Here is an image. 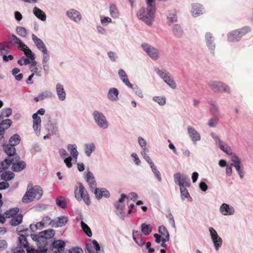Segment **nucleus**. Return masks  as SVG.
Here are the masks:
<instances>
[{
    "mask_svg": "<svg viewBox=\"0 0 253 253\" xmlns=\"http://www.w3.org/2000/svg\"><path fill=\"white\" fill-rule=\"evenodd\" d=\"M55 235V231L53 229H49L40 232L39 234H31V237L39 246V249L36 251L38 253H46L47 248L45 246L47 240L52 239Z\"/></svg>",
    "mask_w": 253,
    "mask_h": 253,
    "instance_id": "1",
    "label": "nucleus"
},
{
    "mask_svg": "<svg viewBox=\"0 0 253 253\" xmlns=\"http://www.w3.org/2000/svg\"><path fill=\"white\" fill-rule=\"evenodd\" d=\"M42 195L43 190L40 186L30 184L27 186L26 191L22 198V202L27 204L33 201H38L42 198Z\"/></svg>",
    "mask_w": 253,
    "mask_h": 253,
    "instance_id": "2",
    "label": "nucleus"
},
{
    "mask_svg": "<svg viewBox=\"0 0 253 253\" xmlns=\"http://www.w3.org/2000/svg\"><path fill=\"white\" fill-rule=\"evenodd\" d=\"M146 7H142L137 12V18L147 25H151L155 17V6L146 3Z\"/></svg>",
    "mask_w": 253,
    "mask_h": 253,
    "instance_id": "3",
    "label": "nucleus"
},
{
    "mask_svg": "<svg viewBox=\"0 0 253 253\" xmlns=\"http://www.w3.org/2000/svg\"><path fill=\"white\" fill-rule=\"evenodd\" d=\"M44 227V222L43 221L39 222L36 224H31L30 228L24 230L19 231V237L18 241L20 247L28 248L27 242L25 236H31V231H34L36 230H40Z\"/></svg>",
    "mask_w": 253,
    "mask_h": 253,
    "instance_id": "4",
    "label": "nucleus"
},
{
    "mask_svg": "<svg viewBox=\"0 0 253 253\" xmlns=\"http://www.w3.org/2000/svg\"><path fill=\"white\" fill-rule=\"evenodd\" d=\"M74 196L77 201H83L87 206H90L91 204L88 192L84 185L80 182L76 183L75 186Z\"/></svg>",
    "mask_w": 253,
    "mask_h": 253,
    "instance_id": "5",
    "label": "nucleus"
},
{
    "mask_svg": "<svg viewBox=\"0 0 253 253\" xmlns=\"http://www.w3.org/2000/svg\"><path fill=\"white\" fill-rule=\"evenodd\" d=\"M95 124L100 129H107L110 125L106 116L101 111L94 110L92 114Z\"/></svg>",
    "mask_w": 253,
    "mask_h": 253,
    "instance_id": "6",
    "label": "nucleus"
},
{
    "mask_svg": "<svg viewBox=\"0 0 253 253\" xmlns=\"http://www.w3.org/2000/svg\"><path fill=\"white\" fill-rule=\"evenodd\" d=\"M154 71L156 75L169 87L172 89L176 88V84L169 72L161 70L157 67L154 69Z\"/></svg>",
    "mask_w": 253,
    "mask_h": 253,
    "instance_id": "7",
    "label": "nucleus"
},
{
    "mask_svg": "<svg viewBox=\"0 0 253 253\" xmlns=\"http://www.w3.org/2000/svg\"><path fill=\"white\" fill-rule=\"evenodd\" d=\"M45 109L44 108H40L38 111L34 113L32 116L33 119V129L37 136H40L41 134V118L39 116L43 115L45 114Z\"/></svg>",
    "mask_w": 253,
    "mask_h": 253,
    "instance_id": "8",
    "label": "nucleus"
},
{
    "mask_svg": "<svg viewBox=\"0 0 253 253\" xmlns=\"http://www.w3.org/2000/svg\"><path fill=\"white\" fill-rule=\"evenodd\" d=\"M250 31V28L247 26L232 31L227 34V40L230 42L238 41L242 36Z\"/></svg>",
    "mask_w": 253,
    "mask_h": 253,
    "instance_id": "9",
    "label": "nucleus"
},
{
    "mask_svg": "<svg viewBox=\"0 0 253 253\" xmlns=\"http://www.w3.org/2000/svg\"><path fill=\"white\" fill-rule=\"evenodd\" d=\"M21 50L24 52L27 57H22L20 59L18 60V63L21 66L31 64V61L35 60V54L26 44H21Z\"/></svg>",
    "mask_w": 253,
    "mask_h": 253,
    "instance_id": "10",
    "label": "nucleus"
},
{
    "mask_svg": "<svg viewBox=\"0 0 253 253\" xmlns=\"http://www.w3.org/2000/svg\"><path fill=\"white\" fill-rule=\"evenodd\" d=\"M146 151H141L140 154L141 156L143 157V159L145 160V161L148 163L149 166L150 167L151 171L154 174L156 178L159 181H162V178L161 176V174L160 171L158 170L157 167L155 165L153 161L151 159L150 157L148 155L146 152Z\"/></svg>",
    "mask_w": 253,
    "mask_h": 253,
    "instance_id": "11",
    "label": "nucleus"
},
{
    "mask_svg": "<svg viewBox=\"0 0 253 253\" xmlns=\"http://www.w3.org/2000/svg\"><path fill=\"white\" fill-rule=\"evenodd\" d=\"M141 46L147 54L153 60H157L159 58L160 53L159 50L155 47L147 43H143Z\"/></svg>",
    "mask_w": 253,
    "mask_h": 253,
    "instance_id": "12",
    "label": "nucleus"
},
{
    "mask_svg": "<svg viewBox=\"0 0 253 253\" xmlns=\"http://www.w3.org/2000/svg\"><path fill=\"white\" fill-rule=\"evenodd\" d=\"M211 138L214 140L215 144L220 148L221 150L228 155H233L232 150L230 146L225 143L219 137L214 133H211L210 134Z\"/></svg>",
    "mask_w": 253,
    "mask_h": 253,
    "instance_id": "13",
    "label": "nucleus"
},
{
    "mask_svg": "<svg viewBox=\"0 0 253 253\" xmlns=\"http://www.w3.org/2000/svg\"><path fill=\"white\" fill-rule=\"evenodd\" d=\"M208 230L214 249L217 251L222 246V239L212 227H210Z\"/></svg>",
    "mask_w": 253,
    "mask_h": 253,
    "instance_id": "14",
    "label": "nucleus"
},
{
    "mask_svg": "<svg viewBox=\"0 0 253 253\" xmlns=\"http://www.w3.org/2000/svg\"><path fill=\"white\" fill-rule=\"evenodd\" d=\"M187 131L188 136L193 144H196L201 141V134L194 126H188Z\"/></svg>",
    "mask_w": 253,
    "mask_h": 253,
    "instance_id": "15",
    "label": "nucleus"
},
{
    "mask_svg": "<svg viewBox=\"0 0 253 253\" xmlns=\"http://www.w3.org/2000/svg\"><path fill=\"white\" fill-rule=\"evenodd\" d=\"M231 160L232 162L231 165L234 167L240 177L243 178L244 176V172L241 160L235 154L232 155Z\"/></svg>",
    "mask_w": 253,
    "mask_h": 253,
    "instance_id": "16",
    "label": "nucleus"
},
{
    "mask_svg": "<svg viewBox=\"0 0 253 253\" xmlns=\"http://www.w3.org/2000/svg\"><path fill=\"white\" fill-rule=\"evenodd\" d=\"M67 17L72 22L76 24L80 23L82 19V15L81 12L74 8H70L66 12Z\"/></svg>",
    "mask_w": 253,
    "mask_h": 253,
    "instance_id": "17",
    "label": "nucleus"
},
{
    "mask_svg": "<svg viewBox=\"0 0 253 253\" xmlns=\"http://www.w3.org/2000/svg\"><path fill=\"white\" fill-rule=\"evenodd\" d=\"M219 213L224 216H232L235 213V210L232 205L222 203L218 208Z\"/></svg>",
    "mask_w": 253,
    "mask_h": 253,
    "instance_id": "18",
    "label": "nucleus"
},
{
    "mask_svg": "<svg viewBox=\"0 0 253 253\" xmlns=\"http://www.w3.org/2000/svg\"><path fill=\"white\" fill-rule=\"evenodd\" d=\"M174 182L175 184L178 185L179 187L189 186L187 181V176L183 173L177 172L173 175Z\"/></svg>",
    "mask_w": 253,
    "mask_h": 253,
    "instance_id": "19",
    "label": "nucleus"
},
{
    "mask_svg": "<svg viewBox=\"0 0 253 253\" xmlns=\"http://www.w3.org/2000/svg\"><path fill=\"white\" fill-rule=\"evenodd\" d=\"M55 92L58 100L60 101H64L67 98V93L63 84L58 83L55 84Z\"/></svg>",
    "mask_w": 253,
    "mask_h": 253,
    "instance_id": "20",
    "label": "nucleus"
},
{
    "mask_svg": "<svg viewBox=\"0 0 253 253\" xmlns=\"http://www.w3.org/2000/svg\"><path fill=\"white\" fill-rule=\"evenodd\" d=\"M12 169L14 171L19 172L23 170L26 167V164L24 161H20L18 156L12 159Z\"/></svg>",
    "mask_w": 253,
    "mask_h": 253,
    "instance_id": "21",
    "label": "nucleus"
},
{
    "mask_svg": "<svg viewBox=\"0 0 253 253\" xmlns=\"http://www.w3.org/2000/svg\"><path fill=\"white\" fill-rule=\"evenodd\" d=\"M92 192L97 200H100L103 198H109L110 197V192L104 188H95L94 191L92 190Z\"/></svg>",
    "mask_w": 253,
    "mask_h": 253,
    "instance_id": "22",
    "label": "nucleus"
},
{
    "mask_svg": "<svg viewBox=\"0 0 253 253\" xmlns=\"http://www.w3.org/2000/svg\"><path fill=\"white\" fill-rule=\"evenodd\" d=\"M119 90L115 87L109 88L107 93L108 99L111 102H117L119 100Z\"/></svg>",
    "mask_w": 253,
    "mask_h": 253,
    "instance_id": "23",
    "label": "nucleus"
},
{
    "mask_svg": "<svg viewBox=\"0 0 253 253\" xmlns=\"http://www.w3.org/2000/svg\"><path fill=\"white\" fill-rule=\"evenodd\" d=\"M67 149L73 159L77 160L79 155L78 146L76 143H69L67 145Z\"/></svg>",
    "mask_w": 253,
    "mask_h": 253,
    "instance_id": "24",
    "label": "nucleus"
},
{
    "mask_svg": "<svg viewBox=\"0 0 253 253\" xmlns=\"http://www.w3.org/2000/svg\"><path fill=\"white\" fill-rule=\"evenodd\" d=\"M87 253H93L91 251V249H93L96 253H104V250L101 249L98 243L95 240L91 241L90 245H87L86 248Z\"/></svg>",
    "mask_w": 253,
    "mask_h": 253,
    "instance_id": "25",
    "label": "nucleus"
},
{
    "mask_svg": "<svg viewBox=\"0 0 253 253\" xmlns=\"http://www.w3.org/2000/svg\"><path fill=\"white\" fill-rule=\"evenodd\" d=\"M87 253H93L91 251V249H93L96 253H104V250L101 249L98 243L95 240L91 241L90 245H87L86 248Z\"/></svg>",
    "mask_w": 253,
    "mask_h": 253,
    "instance_id": "26",
    "label": "nucleus"
},
{
    "mask_svg": "<svg viewBox=\"0 0 253 253\" xmlns=\"http://www.w3.org/2000/svg\"><path fill=\"white\" fill-rule=\"evenodd\" d=\"M87 253H93L91 251V249H93L96 253H104V250L101 249L98 243L95 240L91 241L90 245H87L86 248Z\"/></svg>",
    "mask_w": 253,
    "mask_h": 253,
    "instance_id": "27",
    "label": "nucleus"
},
{
    "mask_svg": "<svg viewBox=\"0 0 253 253\" xmlns=\"http://www.w3.org/2000/svg\"><path fill=\"white\" fill-rule=\"evenodd\" d=\"M69 221V217L67 215H62L57 217L53 221V225L55 227H62L66 225Z\"/></svg>",
    "mask_w": 253,
    "mask_h": 253,
    "instance_id": "28",
    "label": "nucleus"
},
{
    "mask_svg": "<svg viewBox=\"0 0 253 253\" xmlns=\"http://www.w3.org/2000/svg\"><path fill=\"white\" fill-rule=\"evenodd\" d=\"M118 76L121 81L128 87L133 88V85L130 83L128 76L124 69L118 70Z\"/></svg>",
    "mask_w": 253,
    "mask_h": 253,
    "instance_id": "29",
    "label": "nucleus"
},
{
    "mask_svg": "<svg viewBox=\"0 0 253 253\" xmlns=\"http://www.w3.org/2000/svg\"><path fill=\"white\" fill-rule=\"evenodd\" d=\"M65 243L62 240H57L52 244V252L53 253H63Z\"/></svg>",
    "mask_w": 253,
    "mask_h": 253,
    "instance_id": "30",
    "label": "nucleus"
},
{
    "mask_svg": "<svg viewBox=\"0 0 253 253\" xmlns=\"http://www.w3.org/2000/svg\"><path fill=\"white\" fill-rule=\"evenodd\" d=\"M204 12V8L202 5L195 3L192 5L191 14L193 17H197L203 14Z\"/></svg>",
    "mask_w": 253,
    "mask_h": 253,
    "instance_id": "31",
    "label": "nucleus"
},
{
    "mask_svg": "<svg viewBox=\"0 0 253 253\" xmlns=\"http://www.w3.org/2000/svg\"><path fill=\"white\" fill-rule=\"evenodd\" d=\"M96 146L92 142H88L84 144V153L86 157H90L92 153L95 151Z\"/></svg>",
    "mask_w": 253,
    "mask_h": 253,
    "instance_id": "32",
    "label": "nucleus"
},
{
    "mask_svg": "<svg viewBox=\"0 0 253 253\" xmlns=\"http://www.w3.org/2000/svg\"><path fill=\"white\" fill-rule=\"evenodd\" d=\"M32 39L36 45L37 48L42 52L46 51L47 49L46 46L43 41L35 35H32Z\"/></svg>",
    "mask_w": 253,
    "mask_h": 253,
    "instance_id": "33",
    "label": "nucleus"
},
{
    "mask_svg": "<svg viewBox=\"0 0 253 253\" xmlns=\"http://www.w3.org/2000/svg\"><path fill=\"white\" fill-rule=\"evenodd\" d=\"M85 179L90 189H93L96 185V181L93 174L90 171L86 172Z\"/></svg>",
    "mask_w": 253,
    "mask_h": 253,
    "instance_id": "34",
    "label": "nucleus"
},
{
    "mask_svg": "<svg viewBox=\"0 0 253 253\" xmlns=\"http://www.w3.org/2000/svg\"><path fill=\"white\" fill-rule=\"evenodd\" d=\"M34 15L42 21H45L46 19V16L44 11L38 7H34L33 8Z\"/></svg>",
    "mask_w": 253,
    "mask_h": 253,
    "instance_id": "35",
    "label": "nucleus"
},
{
    "mask_svg": "<svg viewBox=\"0 0 253 253\" xmlns=\"http://www.w3.org/2000/svg\"><path fill=\"white\" fill-rule=\"evenodd\" d=\"M158 232L162 236L164 237V240H163V243L168 242L169 240V234L166 228V227L163 225H161L158 228Z\"/></svg>",
    "mask_w": 253,
    "mask_h": 253,
    "instance_id": "36",
    "label": "nucleus"
},
{
    "mask_svg": "<svg viewBox=\"0 0 253 253\" xmlns=\"http://www.w3.org/2000/svg\"><path fill=\"white\" fill-rule=\"evenodd\" d=\"M137 142L142 151H148L149 146L146 140L141 136L137 138Z\"/></svg>",
    "mask_w": 253,
    "mask_h": 253,
    "instance_id": "37",
    "label": "nucleus"
},
{
    "mask_svg": "<svg viewBox=\"0 0 253 253\" xmlns=\"http://www.w3.org/2000/svg\"><path fill=\"white\" fill-rule=\"evenodd\" d=\"M19 209L17 207H14L6 210L4 212V216L6 218H12L18 213Z\"/></svg>",
    "mask_w": 253,
    "mask_h": 253,
    "instance_id": "38",
    "label": "nucleus"
},
{
    "mask_svg": "<svg viewBox=\"0 0 253 253\" xmlns=\"http://www.w3.org/2000/svg\"><path fill=\"white\" fill-rule=\"evenodd\" d=\"M152 100L160 106H163L166 104L167 98L163 95H155L153 97Z\"/></svg>",
    "mask_w": 253,
    "mask_h": 253,
    "instance_id": "39",
    "label": "nucleus"
},
{
    "mask_svg": "<svg viewBox=\"0 0 253 253\" xmlns=\"http://www.w3.org/2000/svg\"><path fill=\"white\" fill-rule=\"evenodd\" d=\"M205 40L207 45L209 48L212 50L214 48V44L213 42V38L212 35L210 33H207L205 35Z\"/></svg>",
    "mask_w": 253,
    "mask_h": 253,
    "instance_id": "40",
    "label": "nucleus"
},
{
    "mask_svg": "<svg viewBox=\"0 0 253 253\" xmlns=\"http://www.w3.org/2000/svg\"><path fill=\"white\" fill-rule=\"evenodd\" d=\"M179 189L181 200L184 201L185 199H188L190 201H192V199L185 186L179 187Z\"/></svg>",
    "mask_w": 253,
    "mask_h": 253,
    "instance_id": "41",
    "label": "nucleus"
},
{
    "mask_svg": "<svg viewBox=\"0 0 253 253\" xmlns=\"http://www.w3.org/2000/svg\"><path fill=\"white\" fill-rule=\"evenodd\" d=\"M51 96V93L47 91L44 90L40 93L37 96L35 97L34 100L36 102H39L41 100H43L46 98L50 97Z\"/></svg>",
    "mask_w": 253,
    "mask_h": 253,
    "instance_id": "42",
    "label": "nucleus"
},
{
    "mask_svg": "<svg viewBox=\"0 0 253 253\" xmlns=\"http://www.w3.org/2000/svg\"><path fill=\"white\" fill-rule=\"evenodd\" d=\"M3 150L9 156L14 155L16 151L14 146L9 144L3 145Z\"/></svg>",
    "mask_w": 253,
    "mask_h": 253,
    "instance_id": "43",
    "label": "nucleus"
},
{
    "mask_svg": "<svg viewBox=\"0 0 253 253\" xmlns=\"http://www.w3.org/2000/svg\"><path fill=\"white\" fill-rule=\"evenodd\" d=\"M30 71L32 72V74L39 77L41 75V72L39 70V69L37 67V63L35 61V60H33L31 61L30 66Z\"/></svg>",
    "mask_w": 253,
    "mask_h": 253,
    "instance_id": "44",
    "label": "nucleus"
},
{
    "mask_svg": "<svg viewBox=\"0 0 253 253\" xmlns=\"http://www.w3.org/2000/svg\"><path fill=\"white\" fill-rule=\"evenodd\" d=\"M221 82L216 81H211L208 83L210 88L214 92H218Z\"/></svg>",
    "mask_w": 253,
    "mask_h": 253,
    "instance_id": "45",
    "label": "nucleus"
},
{
    "mask_svg": "<svg viewBox=\"0 0 253 253\" xmlns=\"http://www.w3.org/2000/svg\"><path fill=\"white\" fill-rule=\"evenodd\" d=\"M167 21L169 26H173L177 21L176 12L169 13L167 17Z\"/></svg>",
    "mask_w": 253,
    "mask_h": 253,
    "instance_id": "46",
    "label": "nucleus"
},
{
    "mask_svg": "<svg viewBox=\"0 0 253 253\" xmlns=\"http://www.w3.org/2000/svg\"><path fill=\"white\" fill-rule=\"evenodd\" d=\"M23 220V215L20 213L17 214L12 217L10 221V224L12 226H17L20 224Z\"/></svg>",
    "mask_w": 253,
    "mask_h": 253,
    "instance_id": "47",
    "label": "nucleus"
},
{
    "mask_svg": "<svg viewBox=\"0 0 253 253\" xmlns=\"http://www.w3.org/2000/svg\"><path fill=\"white\" fill-rule=\"evenodd\" d=\"M20 140L21 138L19 135L15 134L9 138V144L15 146L20 143Z\"/></svg>",
    "mask_w": 253,
    "mask_h": 253,
    "instance_id": "48",
    "label": "nucleus"
},
{
    "mask_svg": "<svg viewBox=\"0 0 253 253\" xmlns=\"http://www.w3.org/2000/svg\"><path fill=\"white\" fill-rule=\"evenodd\" d=\"M141 230L144 235H149L152 232V226L150 224L142 223L141 226Z\"/></svg>",
    "mask_w": 253,
    "mask_h": 253,
    "instance_id": "49",
    "label": "nucleus"
},
{
    "mask_svg": "<svg viewBox=\"0 0 253 253\" xmlns=\"http://www.w3.org/2000/svg\"><path fill=\"white\" fill-rule=\"evenodd\" d=\"M55 203L58 207L62 209H65L67 207L66 200L63 197L60 196L57 198L55 200Z\"/></svg>",
    "mask_w": 253,
    "mask_h": 253,
    "instance_id": "50",
    "label": "nucleus"
},
{
    "mask_svg": "<svg viewBox=\"0 0 253 253\" xmlns=\"http://www.w3.org/2000/svg\"><path fill=\"white\" fill-rule=\"evenodd\" d=\"M172 33L176 37H180L183 34V30L181 26L178 24H174L172 26Z\"/></svg>",
    "mask_w": 253,
    "mask_h": 253,
    "instance_id": "51",
    "label": "nucleus"
},
{
    "mask_svg": "<svg viewBox=\"0 0 253 253\" xmlns=\"http://www.w3.org/2000/svg\"><path fill=\"white\" fill-rule=\"evenodd\" d=\"M11 163L12 159L10 157H8L5 159L4 161L0 164V172H1L2 170L7 169Z\"/></svg>",
    "mask_w": 253,
    "mask_h": 253,
    "instance_id": "52",
    "label": "nucleus"
},
{
    "mask_svg": "<svg viewBox=\"0 0 253 253\" xmlns=\"http://www.w3.org/2000/svg\"><path fill=\"white\" fill-rule=\"evenodd\" d=\"M117 209L118 213L120 215L121 217L124 218L126 216L128 215H127V212L125 211V206L124 204H118L117 206Z\"/></svg>",
    "mask_w": 253,
    "mask_h": 253,
    "instance_id": "53",
    "label": "nucleus"
},
{
    "mask_svg": "<svg viewBox=\"0 0 253 253\" xmlns=\"http://www.w3.org/2000/svg\"><path fill=\"white\" fill-rule=\"evenodd\" d=\"M110 14L113 18H117L119 16V11L116 5L111 4L109 8Z\"/></svg>",
    "mask_w": 253,
    "mask_h": 253,
    "instance_id": "54",
    "label": "nucleus"
},
{
    "mask_svg": "<svg viewBox=\"0 0 253 253\" xmlns=\"http://www.w3.org/2000/svg\"><path fill=\"white\" fill-rule=\"evenodd\" d=\"M9 39L10 43H11L12 44H18V48L20 50H21V44H25L19 38H18L15 35H12L10 36Z\"/></svg>",
    "mask_w": 253,
    "mask_h": 253,
    "instance_id": "55",
    "label": "nucleus"
},
{
    "mask_svg": "<svg viewBox=\"0 0 253 253\" xmlns=\"http://www.w3.org/2000/svg\"><path fill=\"white\" fill-rule=\"evenodd\" d=\"M81 226L84 232L88 237H90L92 236V233L90 228L83 221L81 222Z\"/></svg>",
    "mask_w": 253,
    "mask_h": 253,
    "instance_id": "56",
    "label": "nucleus"
},
{
    "mask_svg": "<svg viewBox=\"0 0 253 253\" xmlns=\"http://www.w3.org/2000/svg\"><path fill=\"white\" fill-rule=\"evenodd\" d=\"M130 158L132 162L135 165L138 166L140 165L141 161L136 152H133L131 153L130 154Z\"/></svg>",
    "mask_w": 253,
    "mask_h": 253,
    "instance_id": "57",
    "label": "nucleus"
},
{
    "mask_svg": "<svg viewBox=\"0 0 253 253\" xmlns=\"http://www.w3.org/2000/svg\"><path fill=\"white\" fill-rule=\"evenodd\" d=\"M46 129L48 132V134L43 136V139H46L48 138L51 134L53 133L54 131V127L53 126L51 123H48L45 126Z\"/></svg>",
    "mask_w": 253,
    "mask_h": 253,
    "instance_id": "58",
    "label": "nucleus"
},
{
    "mask_svg": "<svg viewBox=\"0 0 253 253\" xmlns=\"http://www.w3.org/2000/svg\"><path fill=\"white\" fill-rule=\"evenodd\" d=\"M16 32L19 36L23 38H26L27 36V31L25 28L23 27H17L16 29Z\"/></svg>",
    "mask_w": 253,
    "mask_h": 253,
    "instance_id": "59",
    "label": "nucleus"
},
{
    "mask_svg": "<svg viewBox=\"0 0 253 253\" xmlns=\"http://www.w3.org/2000/svg\"><path fill=\"white\" fill-rule=\"evenodd\" d=\"M14 177V174L13 172L10 171L5 172L1 174V178L2 179L8 181L13 179Z\"/></svg>",
    "mask_w": 253,
    "mask_h": 253,
    "instance_id": "60",
    "label": "nucleus"
},
{
    "mask_svg": "<svg viewBox=\"0 0 253 253\" xmlns=\"http://www.w3.org/2000/svg\"><path fill=\"white\" fill-rule=\"evenodd\" d=\"M20 70L15 68L12 70V74L15 77V79L17 81H20L23 78V74L19 73Z\"/></svg>",
    "mask_w": 253,
    "mask_h": 253,
    "instance_id": "61",
    "label": "nucleus"
},
{
    "mask_svg": "<svg viewBox=\"0 0 253 253\" xmlns=\"http://www.w3.org/2000/svg\"><path fill=\"white\" fill-rule=\"evenodd\" d=\"M100 21L101 24L104 26H106L108 24L112 22L111 18L105 16H101L100 17Z\"/></svg>",
    "mask_w": 253,
    "mask_h": 253,
    "instance_id": "62",
    "label": "nucleus"
},
{
    "mask_svg": "<svg viewBox=\"0 0 253 253\" xmlns=\"http://www.w3.org/2000/svg\"><path fill=\"white\" fill-rule=\"evenodd\" d=\"M218 92L229 93L230 92V88L228 85L221 82Z\"/></svg>",
    "mask_w": 253,
    "mask_h": 253,
    "instance_id": "63",
    "label": "nucleus"
},
{
    "mask_svg": "<svg viewBox=\"0 0 253 253\" xmlns=\"http://www.w3.org/2000/svg\"><path fill=\"white\" fill-rule=\"evenodd\" d=\"M12 114V110L9 108L3 109L0 112V115L3 118H7Z\"/></svg>",
    "mask_w": 253,
    "mask_h": 253,
    "instance_id": "64",
    "label": "nucleus"
}]
</instances>
